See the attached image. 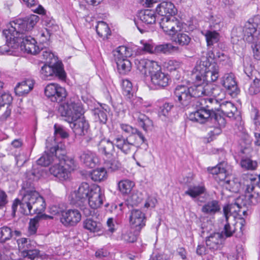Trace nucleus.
Wrapping results in <instances>:
<instances>
[{
  "label": "nucleus",
  "mask_w": 260,
  "mask_h": 260,
  "mask_svg": "<svg viewBox=\"0 0 260 260\" xmlns=\"http://www.w3.org/2000/svg\"><path fill=\"white\" fill-rule=\"evenodd\" d=\"M39 18L36 15H31L23 19H17L10 23L8 29L3 30L6 44L0 47V52L2 54L9 53L10 48H18L22 35L31 30L39 21Z\"/></svg>",
  "instance_id": "f257e3e1"
},
{
  "label": "nucleus",
  "mask_w": 260,
  "mask_h": 260,
  "mask_svg": "<svg viewBox=\"0 0 260 260\" xmlns=\"http://www.w3.org/2000/svg\"><path fill=\"white\" fill-rule=\"evenodd\" d=\"M59 111L64 120L70 124V127L76 135L83 136L87 133L89 124L84 117L81 116L84 110L81 102L75 99H70L60 105Z\"/></svg>",
  "instance_id": "f03ea898"
},
{
  "label": "nucleus",
  "mask_w": 260,
  "mask_h": 260,
  "mask_svg": "<svg viewBox=\"0 0 260 260\" xmlns=\"http://www.w3.org/2000/svg\"><path fill=\"white\" fill-rule=\"evenodd\" d=\"M223 53L215 49L208 51L206 57H202L200 60L197 61L192 70V78L201 79L202 73H204L205 80L216 81L219 76V69L216 63L217 56Z\"/></svg>",
  "instance_id": "7ed1b4c3"
},
{
  "label": "nucleus",
  "mask_w": 260,
  "mask_h": 260,
  "mask_svg": "<svg viewBox=\"0 0 260 260\" xmlns=\"http://www.w3.org/2000/svg\"><path fill=\"white\" fill-rule=\"evenodd\" d=\"M120 127L128 136L124 137L121 135H117L115 142L116 147L124 154L130 153L135 147H138L146 142L144 136L137 128L125 123H120Z\"/></svg>",
  "instance_id": "20e7f679"
},
{
  "label": "nucleus",
  "mask_w": 260,
  "mask_h": 260,
  "mask_svg": "<svg viewBox=\"0 0 260 260\" xmlns=\"http://www.w3.org/2000/svg\"><path fill=\"white\" fill-rule=\"evenodd\" d=\"M21 208L24 215L42 214L46 208L44 198L36 190H26L22 198Z\"/></svg>",
  "instance_id": "39448f33"
},
{
  "label": "nucleus",
  "mask_w": 260,
  "mask_h": 260,
  "mask_svg": "<svg viewBox=\"0 0 260 260\" xmlns=\"http://www.w3.org/2000/svg\"><path fill=\"white\" fill-rule=\"evenodd\" d=\"M91 190H92V185H90L86 182H82L79 185L78 189L72 193L70 197L71 203L80 207L86 216L90 215L91 212L89 209L84 207V204L86 203Z\"/></svg>",
  "instance_id": "423d86ee"
},
{
  "label": "nucleus",
  "mask_w": 260,
  "mask_h": 260,
  "mask_svg": "<svg viewBox=\"0 0 260 260\" xmlns=\"http://www.w3.org/2000/svg\"><path fill=\"white\" fill-rule=\"evenodd\" d=\"M132 55L131 49L125 46H121L113 51L114 60L119 74L126 75L132 69L131 62L127 59Z\"/></svg>",
  "instance_id": "0eeeda50"
},
{
  "label": "nucleus",
  "mask_w": 260,
  "mask_h": 260,
  "mask_svg": "<svg viewBox=\"0 0 260 260\" xmlns=\"http://www.w3.org/2000/svg\"><path fill=\"white\" fill-rule=\"evenodd\" d=\"M204 73H202V77L201 79L197 80L195 78H192V72L191 74V79L194 81L196 85L189 87L190 90L193 98L194 101L196 100L197 98L201 97L203 95L208 96L213 93L212 89H213V85L211 83V82H214L215 81H208L205 80Z\"/></svg>",
  "instance_id": "6e6552de"
},
{
  "label": "nucleus",
  "mask_w": 260,
  "mask_h": 260,
  "mask_svg": "<svg viewBox=\"0 0 260 260\" xmlns=\"http://www.w3.org/2000/svg\"><path fill=\"white\" fill-rule=\"evenodd\" d=\"M52 139H48L46 140V147L49 148V150L45 151L43 155L37 160V164L42 166H48L50 165H53L54 163H59V155L62 151V148L59 145L51 147L49 144V141Z\"/></svg>",
  "instance_id": "1a4fd4ad"
},
{
  "label": "nucleus",
  "mask_w": 260,
  "mask_h": 260,
  "mask_svg": "<svg viewBox=\"0 0 260 260\" xmlns=\"http://www.w3.org/2000/svg\"><path fill=\"white\" fill-rule=\"evenodd\" d=\"M41 75L44 80H51L57 78L64 81L66 79V73L61 62H56L52 66L44 64L41 68Z\"/></svg>",
  "instance_id": "9d476101"
},
{
  "label": "nucleus",
  "mask_w": 260,
  "mask_h": 260,
  "mask_svg": "<svg viewBox=\"0 0 260 260\" xmlns=\"http://www.w3.org/2000/svg\"><path fill=\"white\" fill-rule=\"evenodd\" d=\"M174 95L183 108L193 106L194 100L187 86L179 85L174 90Z\"/></svg>",
  "instance_id": "9b49d317"
},
{
  "label": "nucleus",
  "mask_w": 260,
  "mask_h": 260,
  "mask_svg": "<svg viewBox=\"0 0 260 260\" xmlns=\"http://www.w3.org/2000/svg\"><path fill=\"white\" fill-rule=\"evenodd\" d=\"M149 74L151 84L156 89L165 88L171 82L170 75L168 73L162 72L159 66L157 69L150 70Z\"/></svg>",
  "instance_id": "f8f14e48"
},
{
  "label": "nucleus",
  "mask_w": 260,
  "mask_h": 260,
  "mask_svg": "<svg viewBox=\"0 0 260 260\" xmlns=\"http://www.w3.org/2000/svg\"><path fill=\"white\" fill-rule=\"evenodd\" d=\"M160 27L169 35H173L182 28V23L175 16L170 17H157Z\"/></svg>",
  "instance_id": "ddd939ff"
},
{
  "label": "nucleus",
  "mask_w": 260,
  "mask_h": 260,
  "mask_svg": "<svg viewBox=\"0 0 260 260\" xmlns=\"http://www.w3.org/2000/svg\"><path fill=\"white\" fill-rule=\"evenodd\" d=\"M227 167V164L223 161L219 163L215 167L208 168L207 170L210 173L217 175L219 180L224 181L226 184L229 185V187H230L231 189H234L235 186H236V188L239 187L240 186L239 183H235L234 180L232 181L226 179Z\"/></svg>",
  "instance_id": "4468645a"
},
{
  "label": "nucleus",
  "mask_w": 260,
  "mask_h": 260,
  "mask_svg": "<svg viewBox=\"0 0 260 260\" xmlns=\"http://www.w3.org/2000/svg\"><path fill=\"white\" fill-rule=\"evenodd\" d=\"M257 24L250 21L247 22L243 28V39L248 43H257L259 41L260 30L257 29Z\"/></svg>",
  "instance_id": "2eb2a0df"
},
{
  "label": "nucleus",
  "mask_w": 260,
  "mask_h": 260,
  "mask_svg": "<svg viewBox=\"0 0 260 260\" xmlns=\"http://www.w3.org/2000/svg\"><path fill=\"white\" fill-rule=\"evenodd\" d=\"M105 200L104 193L101 187L95 184H92V190L88 198L89 206L93 209L100 208Z\"/></svg>",
  "instance_id": "dca6fc26"
},
{
  "label": "nucleus",
  "mask_w": 260,
  "mask_h": 260,
  "mask_svg": "<svg viewBox=\"0 0 260 260\" xmlns=\"http://www.w3.org/2000/svg\"><path fill=\"white\" fill-rule=\"evenodd\" d=\"M129 222L132 227L136 232H139L145 226L146 217L145 214L138 209L132 210L129 216Z\"/></svg>",
  "instance_id": "f3484780"
},
{
  "label": "nucleus",
  "mask_w": 260,
  "mask_h": 260,
  "mask_svg": "<svg viewBox=\"0 0 260 260\" xmlns=\"http://www.w3.org/2000/svg\"><path fill=\"white\" fill-rule=\"evenodd\" d=\"M224 240L222 233L214 232L206 237V244L211 251L214 252L221 249Z\"/></svg>",
  "instance_id": "a211bd4d"
},
{
  "label": "nucleus",
  "mask_w": 260,
  "mask_h": 260,
  "mask_svg": "<svg viewBox=\"0 0 260 260\" xmlns=\"http://www.w3.org/2000/svg\"><path fill=\"white\" fill-rule=\"evenodd\" d=\"M221 84L232 95H235L238 93L237 83L235 75L232 73L225 74L221 78Z\"/></svg>",
  "instance_id": "6ab92c4d"
},
{
  "label": "nucleus",
  "mask_w": 260,
  "mask_h": 260,
  "mask_svg": "<svg viewBox=\"0 0 260 260\" xmlns=\"http://www.w3.org/2000/svg\"><path fill=\"white\" fill-rule=\"evenodd\" d=\"M156 12L158 15L157 17H170L175 16L177 10L171 2H161L156 7Z\"/></svg>",
  "instance_id": "aec40b11"
},
{
  "label": "nucleus",
  "mask_w": 260,
  "mask_h": 260,
  "mask_svg": "<svg viewBox=\"0 0 260 260\" xmlns=\"http://www.w3.org/2000/svg\"><path fill=\"white\" fill-rule=\"evenodd\" d=\"M22 40L20 41L19 46L21 50H24L27 53L36 54L40 52L39 47L36 45L35 39L30 36L21 37Z\"/></svg>",
  "instance_id": "412c9836"
},
{
  "label": "nucleus",
  "mask_w": 260,
  "mask_h": 260,
  "mask_svg": "<svg viewBox=\"0 0 260 260\" xmlns=\"http://www.w3.org/2000/svg\"><path fill=\"white\" fill-rule=\"evenodd\" d=\"M81 218V214L78 210L70 209L62 213L60 221L66 226H72L79 222Z\"/></svg>",
  "instance_id": "4be33fe9"
},
{
  "label": "nucleus",
  "mask_w": 260,
  "mask_h": 260,
  "mask_svg": "<svg viewBox=\"0 0 260 260\" xmlns=\"http://www.w3.org/2000/svg\"><path fill=\"white\" fill-rule=\"evenodd\" d=\"M198 109L194 112H191L188 116L190 120L203 124L208 121L209 119L213 118V115L206 111L200 106H197Z\"/></svg>",
  "instance_id": "5701e85b"
},
{
  "label": "nucleus",
  "mask_w": 260,
  "mask_h": 260,
  "mask_svg": "<svg viewBox=\"0 0 260 260\" xmlns=\"http://www.w3.org/2000/svg\"><path fill=\"white\" fill-rule=\"evenodd\" d=\"M242 206H246L245 201L241 197L237 198L234 203L228 205L224 206L223 211L225 220H228L229 216L233 213H237L240 214L241 209H242Z\"/></svg>",
  "instance_id": "b1692460"
},
{
  "label": "nucleus",
  "mask_w": 260,
  "mask_h": 260,
  "mask_svg": "<svg viewBox=\"0 0 260 260\" xmlns=\"http://www.w3.org/2000/svg\"><path fill=\"white\" fill-rule=\"evenodd\" d=\"M213 118L218 126L211 127L207 130L208 141H212L215 136L219 135L221 133L222 127H224L226 124L224 118L219 114H215Z\"/></svg>",
  "instance_id": "393cba45"
},
{
  "label": "nucleus",
  "mask_w": 260,
  "mask_h": 260,
  "mask_svg": "<svg viewBox=\"0 0 260 260\" xmlns=\"http://www.w3.org/2000/svg\"><path fill=\"white\" fill-rule=\"evenodd\" d=\"M198 103L199 105H197V106H200L201 108H203L210 113L213 115V118H214L215 114H218L216 113V111L218 110V108L216 107V106L218 104L217 100L213 98H204L201 99Z\"/></svg>",
  "instance_id": "a878e982"
},
{
  "label": "nucleus",
  "mask_w": 260,
  "mask_h": 260,
  "mask_svg": "<svg viewBox=\"0 0 260 260\" xmlns=\"http://www.w3.org/2000/svg\"><path fill=\"white\" fill-rule=\"evenodd\" d=\"M135 64L137 69L144 74H146L147 69H148L149 73H150V70L159 68V66L156 62L144 58L135 59Z\"/></svg>",
  "instance_id": "bb28decb"
},
{
  "label": "nucleus",
  "mask_w": 260,
  "mask_h": 260,
  "mask_svg": "<svg viewBox=\"0 0 260 260\" xmlns=\"http://www.w3.org/2000/svg\"><path fill=\"white\" fill-rule=\"evenodd\" d=\"M116 136L114 138L112 141L108 140H102L99 145V151L106 157H111L114 153V146H116L115 140Z\"/></svg>",
  "instance_id": "cd10ccee"
},
{
  "label": "nucleus",
  "mask_w": 260,
  "mask_h": 260,
  "mask_svg": "<svg viewBox=\"0 0 260 260\" xmlns=\"http://www.w3.org/2000/svg\"><path fill=\"white\" fill-rule=\"evenodd\" d=\"M50 173L60 180L68 178L69 171L61 163H54L49 169Z\"/></svg>",
  "instance_id": "c85d7f7f"
},
{
  "label": "nucleus",
  "mask_w": 260,
  "mask_h": 260,
  "mask_svg": "<svg viewBox=\"0 0 260 260\" xmlns=\"http://www.w3.org/2000/svg\"><path fill=\"white\" fill-rule=\"evenodd\" d=\"M133 116L137 121L139 126L145 131H151L153 128L152 121L145 114L137 112L133 114Z\"/></svg>",
  "instance_id": "c756f323"
},
{
  "label": "nucleus",
  "mask_w": 260,
  "mask_h": 260,
  "mask_svg": "<svg viewBox=\"0 0 260 260\" xmlns=\"http://www.w3.org/2000/svg\"><path fill=\"white\" fill-rule=\"evenodd\" d=\"M12 101V96L8 93H4L0 95V108L6 106V110L2 115L3 119H6L11 115Z\"/></svg>",
  "instance_id": "7c9ffc66"
},
{
  "label": "nucleus",
  "mask_w": 260,
  "mask_h": 260,
  "mask_svg": "<svg viewBox=\"0 0 260 260\" xmlns=\"http://www.w3.org/2000/svg\"><path fill=\"white\" fill-rule=\"evenodd\" d=\"M81 161L85 166L93 168L95 167L98 161L96 154L92 151L88 150L83 151L80 156Z\"/></svg>",
  "instance_id": "2f4dec72"
},
{
  "label": "nucleus",
  "mask_w": 260,
  "mask_h": 260,
  "mask_svg": "<svg viewBox=\"0 0 260 260\" xmlns=\"http://www.w3.org/2000/svg\"><path fill=\"white\" fill-rule=\"evenodd\" d=\"M221 209L219 202L213 200L206 203L202 207L201 211L205 214L213 215L220 211Z\"/></svg>",
  "instance_id": "473e14b6"
},
{
  "label": "nucleus",
  "mask_w": 260,
  "mask_h": 260,
  "mask_svg": "<svg viewBox=\"0 0 260 260\" xmlns=\"http://www.w3.org/2000/svg\"><path fill=\"white\" fill-rule=\"evenodd\" d=\"M218 111H221L223 115L228 117L233 118L237 109L232 102L224 101L219 104Z\"/></svg>",
  "instance_id": "72a5a7b5"
},
{
  "label": "nucleus",
  "mask_w": 260,
  "mask_h": 260,
  "mask_svg": "<svg viewBox=\"0 0 260 260\" xmlns=\"http://www.w3.org/2000/svg\"><path fill=\"white\" fill-rule=\"evenodd\" d=\"M34 87L31 80L27 79L18 83L15 88L16 93L19 95H23L28 93Z\"/></svg>",
  "instance_id": "f704fd0d"
},
{
  "label": "nucleus",
  "mask_w": 260,
  "mask_h": 260,
  "mask_svg": "<svg viewBox=\"0 0 260 260\" xmlns=\"http://www.w3.org/2000/svg\"><path fill=\"white\" fill-rule=\"evenodd\" d=\"M83 228L90 232H98L102 229V224L100 222L93 220L91 218H88L83 222Z\"/></svg>",
  "instance_id": "c9c22d12"
},
{
  "label": "nucleus",
  "mask_w": 260,
  "mask_h": 260,
  "mask_svg": "<svg viewBox=\"0 0 260 260\" xmlns=\"http://www.w3.org/2000/svg\"><path fill=\"white\" fill-rule=\"evenodd\" d=\"M139 17L142 21L146 24L153 23L157 19V16L155 15L154 11L148 9L141 11Z\"/></svg>",
  "instance_id": "e433bc0d"
},
{
  "label": "nucleus",
  "mask_w": 260,
  "mask_h": 260,
  "mask_svg": "<svg viewBox=\"0 0 260 260\" xmlns=\"http://www.w3.org/2000/svg\"><path fill=\"white\" fill-rule=\"evenodd\" d=\"M122 87L123 90V94L128 99H129L132 103L134 101L139 100V98L134 97V92L133 91V86L132 83L128 80H123L122 83Z\"/></svg>",
  "instance_id": "4c0bfd02"
},
{
  "label": "nucleus",
  "mask_w": 260,
  "mask_h": 260,
  "mask_svg": "<svg viewBox=\"0 0 260 260\" xmlns=\"http://www.w3.org/2000/svg\"><path fill=\"white\" fill-rule=\"evenodd\" d=\"M96 31L99 37L104 40L111 35V30L108 25L104 21H99L96 26Z\"/></svg>",
  "instance_id": "58836bf2"
},
{
  "label": "nucleus",
  "mask_w": 260,
  "mask_h": 260,
  "mask_svg": "<svg viewBox=\"0 0 260 260\" xmlns=\"http://www.w3.org/2000/svg\"><path fill=\"white\" fill-rule=\"evenodd\" d=\"M118 186L119 191L122 194H128L131 192L135 183L129 180L126 179L120 181Z\"/></svg>",
  "instance_id": "ea45409f"
},
{
  "label": "nucleus",
  "mask_w": 260,
  "mask_h": 260,
  "mask_svg": "<svg viewBox=\"0 0 260 260\" xmlns=\"http://www.w3.org/2000/svg\"><path fill=\"white\" fill-rule=\"evenodd\" d=\"M241 168L245 170L254 171L257 167V162L248 157H242L240 161Z\"/></svg>",
  "instance_id": "a19ab883"
},
{
  "label": "nucleus",
  "mask_w": 260,
  "mask_h": 260,
  "mask_svg": "<svg viewBox=\"0 0 260 260\" xmlns=\"http://www.w3.org/2000/svg\"><path fill=\"white\" fill-rule=\"evenodd\" d=\"M205 190V188L203 186H190L188 187V189L185 191L184 193L186 195L189 196L192 198H194L204 193Z\"/></svg>",
  "instance_id": "79ce46f5"
},
{
  "label": "nucleus",
  "mask_w": 260,
  "mask_h": 260,
  "mask_svg": "<svg viewBox=\"0 0 260 260\" xmlns=\"http://www.w3.org/2000/svg\"><path fill=\"white\" fill-rule=\"evenodd\" d=\"M54 92L51 99V101L53 102L60 103L67 96V92L65 88L61 87L58 84H57L56 90H55Z\"/></svg>",
  "instance_id": "37998d69"
},
{
  "label": "nucleus",
  "mask_w": 260,
  "mask_h": 260,
  "mask_svg": "<svg viewBox=\"0 0 260 260\" xmlns=\"http://www.w3.org/2000/svg\"><path fill=\"white\" fill-rule=\"evenodd\" d=\"M106 171L104 168H101L92 171L90 174V178L94 181H101L106 178Z\"/></svg>",
  "instance_id": "c03bdc74"
},
{
  "label": "nucleus",
  "mask_w": 260,
  "mask_h": 260,
  "mask_svg": "<svg viewBox=\"0 0 260 260\" xmlns=\"http://www.w3.org/2000/svg\"><path fill=\"white\" fill-rule=\"evenodd\" d=\"M64 153V150L62 149V151L61 152V155H59V159L60 160L59 163H61L62 165L64 166L65 168H67L69 173L70 170H74L75 167V161L74 159L72 158H69L66 156Z\"/></svg>",
  "instance_id": "a18cd8bd"
},
{
  "label": "nucleus",
  "mask_w": 260,
  "mask_h": 260,
  "mask_svg": "<svg viewBox=\"0 0 260 260\" xmlns=\"http://www.w3.org/2000/svg\"><path fill=\"white\" fill-rule=\"evenodd\" d=\"M13 235L12 229L7 226H4L0 228V243H4L9 240Z\"/></svg>",
  "instance_id": "49530a36"
},
{
  "label": "nucleus",
  "mask_w": 260,
  "mask_h": 260,
  "mask_svg": "<svg viewBox=\"0 0 260 260\" xmlns=\"http://www.w3.org/2000/svg\"><path fill=\"white\" fill-rule=\"evenodd\" d=\"M95 119L100 123H105L107 120V111L102 108H95L92 111Z\"/></svg>",
  "instance_id": "de8ad7c7"
},
{
  "label": "nucleus",
  "mask_w": 260,
  "mask_h": 260,
  "mask_svg": "<svg viewBox=\"0 0 260 260\" xmlns=\"http://www.w3.org/2000/svg\"><path fill=\"white\" fill-rule=\"evenodd\" d=\"M190 41L191 38L188 35L183 32L178 33L174 38V42L181 46L188 45Z\"/></svg>",
  "instance_id": "09e8293b"
},
{
  "label": "nucleus",
  "mask_w": 260,
  "mask_h": 260,
  "mask_svg": "<svg viewBox=\"0 0 260 260\" xmlns=\"http://www.w3.org/2000/svg\"><path fill=\"white\" fill-rule=\"evenodd\" d=\"M121 239L127 243H134L137 239V234H134L131 230L125 229L122 231Z\"/></svg>",
  "instance_id": "8fccbe9b"
},
{
  "label": "nucleus",
  "mask_w": 260,
  "mask_h": 260,
  "mask_svg": "<svg viewBox=\"0 0 260 260\" xmlns=\"http://www.w3.org/2000/svg\"><path fill=\"white\" fill-rule=\"evenodd\" d=\"M205 37L208 46L213 45L219 40V34L215 31H207Z\"/></svg>",
  "instance_id": "3c124183"
},
{
  "label": "nucleus",
  "mask_w": 260,
  "mask_h": 260,
  "mask_svg": "<svg viewBox=\"0 0 260 260\" xmlns=\"http://www.w3.org/2000/svg\"><path fill=\"white\" fill-rule=\"evenodd\" d=\"M104 165L108 172H114L121 168V164L116 159L106 160Z\"/></svg>",
  "instance_id": "603ef678"
},
{
  "label": "nucleus",
  "mask_w": 260,
  "mask_h": 260,
  "mask_svg": "<svg viewBox=\"0 0 260 260\" xmlns=\"http://www.w3.org/2000/svg\"><path fill=\"white\" fill-rule=\"evenodd\" d=\"M260 92V79L255 78L250 84L247 92L251 95L257 94Z\"/></svg>",
  "instance_id": "864d4df0"
},
{
  "label": "nucleus",
  "mask_w": 260,
  "mask_h": 260,
  "mask_svg": "<svg viewBox=\"0 0 260 260\" xmlns=\"http://www.w3.org/2000/svg\"><path fill=\"white\" fill-rule=\"evenodd\" d=\"M177 47L173 46L172 44L168 43L157 45L155 47V50L157 53H166L173 50H175Z\"/></svg>",
  "instance_id": "5fc2aeb1"
},
{
  "label": "nucleus",
  "mask_w": 260,
  "mask_h": 260,
  "mask_svg": "<svg viewBox=\"0 0 260 260\" xmlns=\"http://www.w3.org/2000/svg\"><path fill=\"white\" fill-rule=\"evenodd\" d=\"M54 135L55 137H60L62 139H65L69 136L68 133L62 125L55 124L54 125Z\"/></svg>",
  "instance_id": "6e6d98bb"
},
{
  "label": "nucleus",
  "mask_w": 260,
  "mask_h": 260,
  "mask_svg": "<svg viewBox=\"0 0 260 260\" xmlns=\"http://www.w3.org/2000/svg\"><path fill=\"white\" fill-rule=\"evenodd\" d=\"M38 254L39 251L36 249L31 250L28 248L21 251V256L22 257L24 258L28 257L31 260H34L36 258L40 257L38 256Z\"/></svg>",
  "instance_id": "4d7b16f0"
},
{
  "label": "nucleus",
  "mask_w": 260,
  "mask_h": 260,
  "mask_svg": "<svg viewBox=\"0 0 260 260\" xmlns=\"http://www.w3.org/2000/svg\"><path fill=\"white\" fill-rule=\"evenodd\" d=\"M65 206L63 204H54L49 208L50 213L54 215L61 214L64 212Z\"/></svg>",
  "instance_id": "13d9d810"
},
{
  "label": "nucleus",
  "mask_w": 260,
  "mask_h": 260,
  "mask_svg": "<svg viewBox=\"0 0 260 260\" xmlns=\"http://www.w3.org/2000/svg\"><path fill=\"white\" fill-rule=\"evenodd\" d=\"M226 223L224 226L223 231L221 233L222 234L223 236H224L226 238L230 237L233 236L235 233L236 229L234 226H232L228 222V220H226Z\"/></svg>",
  "instance_id": "bf43d9fd"
},
{
  "label": "nucleus",
  "mask_w": 260,
  "mask_h": 260,
  "mask_svg": "<svg viewBox=\"0 0 260 260\" xmlns=\"http://www.w3.org/2000/svg\"><path fill=\"white\" fill-rule=\"evenodd\" d=\"M244 255L243 248L241 246H237L235 253L230 255L229 258L231 260H242Z\"/></svg>",
  "instance_id": "052dcab7"
},
{
  "label": "nucleus",
  "mask_w": 260,
  "mask_h": 260,
  "mask_svg": "<svg viewBox=\"0 0 260 260\" xmlns=\"http://www.w3.org/2000/svg\"><path fill=\"white\" fill-rule=\"evenodd\" d=\"M57 87V84L51 83L48 84L44 89L45 94L46 96L50 99L51 101L52 96L53 95L55 92V90H56Z\"/></svg>",
  "instance_id": "680f3d73"
},
{
  "label": "nucleus",
  "mask_w": 260,
  "mask_h": 260,
  "mask_svg": "<svg viewBox=\"0 0 260 260\" xmlns=\"http://www.w3.org/2000/svg\"><path fill=\"white\" fill-rule=\"evenodd\" d=\"M181 63L175 60H170L167 63L166 67L170 71H175L180 67Z\"/></svg>",
  "instance_id": "e2e57ef3"
},
{
  "label": "nucleus",
  "mask_w": 260,
  "mask_h": 260,
  "mask_svg": "<svg viewBox=\"0 0 260 260\" xmlns=\"http://www.w3.org/2000/svg\"><path fill=\"white\" fill-rule=\"evenodd\" d=\"M29 242L30 241L26 238H23L18 239L17 240V243L19 250L22 251L23 250H25L29 248L28 245H30Z\"/></svg>",
  "instance_id": "0e129e2a"
},
{
  "label": "nucleus",
  "mask_w": 260,
  "mask_h": 260,
  "mask_svg": "<svg viewBox=\"0 0 260 260\" xmlns=\"http://www.w3.org/2000/svg\"><path fill=\"white\" fill-rule=\"evenodd\" d=\"M22 200L20 201L19 199H16L12 205V216L14 217L16 216V212L18 205L20 206V211L22 214L23 209L21 208Z\"/></svg>",
  "instance_id": "69168bd1"
},
{
  "label": "nucleus",
  "mask_w": 260,
  "mask_h": 260,
  "mask_svg": "<svg viewBox=\"0 0 260 260\" xmlns=\"http://www.w3.org/2000/svg\"><path fill=\"white\" fill-rule=\"evenodd\" d=\"M258 43L259 42L257 43L252 44L251 48L253 50L254 59L260 60V45Z\"/></svg>",
  "instance_id": "338daca9"
},
{
  "label": "nucleus",
  "mask_w": 260,
  "mask_h": 260,
  "mask_svg": "<svg viewBox=\"0 0 260 260\" xmlns=\"http://www.w3.org/2000/svg\"><path fill=\"white\" fill-rule=\"evenodd\" d=\"M173 106V105L168 103H166L160 107L159 113L160 114L166 116L168 114L169 112L171 110Z\"/></svg>",
  "instance_id": "774afa93"
}]
</instances>
